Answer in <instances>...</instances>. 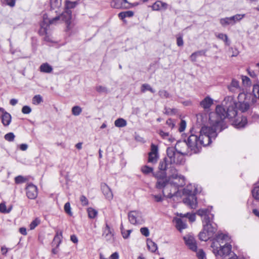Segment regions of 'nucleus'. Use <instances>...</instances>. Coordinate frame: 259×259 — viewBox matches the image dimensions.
Listing matches in <instances>:
<instances>
[{"label": "nucleus", "instance_id": "62", "mask_svg": "<svg viewBox=\"0 0 259 259\" xmlns=\"http://www.w3.org/2000/svg\"><path fill=\"white\" fill-rule=\"evenodd\" d=\"M152 197L156 202H161L163 200V198L160 195H152Z\"/></svg>", "mask_w": 259, "mask_h": 259}, {"label": "nucleus", "instance_id": "59", "mask_svg": "<svg viewBox=\"0 0 259 259\" xmlns=\"http://www.w3.org/2000/svg\"><path fill=\"white\" fill-rule=\"evenodd\" d=\"M242 80L243 84L248 85L250 84V79L246 76H242Z\"/></svg>", "mask_w": 259, "mask_h": 259}, {"label": "nucleus", "instance_id": "64", "mask_svg": "<svg viewBox=\"0 0 259 259\" xmlns=\"http://www.w3.org/2000/svg\"><path fill=\"white\" fill-rule=\"evenodd\" d=\"M119 255L117 252H115L111 254L110 259H118Z\"/></svg>", "mask_w": 259, "mask_h": 259}, {"label": "nucleus", "instance_id": "60", "mask_svg": "<svg viewBox=\"0 0 259 259\" xmlns=\"http://www.w3.org/2000/svg\"><path fill=\"white\" fill-rule=\"evenodd\" d=\"M166 124L170 129L173 128L175 126V123L171 118H169L166 120Z\"/></svg>", "mask_w": 259, "mask_h": 259}, {"label": "nucleus", "instance_id": "11", "mask_svg": "<svg viewBox=\"0 0 259 259\" xmlns=\"http://www.w3.org/2000/svg\"><path fill=\"white\" fill-rule=\"evenodd\" d=\"M128 218L132 224L136 225L139 224L142 219V213L138 210L131 211L128 213Z\"/></svg>", "mask_w": 259, "mask_h": 259}, {"label": "nucleus", "instance_id": "30", "mask_svg": "<svg viewBox=\"0 0 259 259\" xmlns=\"http://www.w3.org/2000/svg\"><path fill=\"white\" fill-rule=\"evenodd\" d=\"M146 91H150L152 93H154L155 91L148 83H144L141 85V91L142 93H145Z\"/></svg>", "mask_w": 259, "mask_h": 259}, {"label": "nucleus", "instance_id": "55", "mask_svg": "<svg viewBox=\"0 0 259 259\" xmlns=\"http://www.w3.org/2000/svg\"><path fill=\"white\" fill-rule=\"evenodd\" d=\"M196 254L199 259H204L205 257V253L202 249H199L197 252Z\"/></svg>", "mask_w": 259, "mask_h": 259}, {"label": "nucleus", "instance_id": "21", "mask_svg": "<svg viewBox=\"0 0 259 259\" xmlns=\"http://www.w3.org/2000/svg\"><path fill=\"white\" fill-rule=\"evenodd\" d=\"M167 4L160 1H157L151 6L153 11H164L167 9Z\"/></svg>", "mask_w": 259, "mask_h": 259}, {"label": "nucleus", "instance_id": "61", "mask_svg": "<svg viewBox=\"0 0 259 259\" xmlns=\"http://www.w3.org/2000/svg\"><path fill=\"white\" fill-rule=\"evenodd\" d=\"M15 0H4V3H6V5L13 7L15 5Z\"/></svg>", "mask_w": 259, "mask_h": 259}, {"label": "nucleus", "instance_id": "20", "mask_svg": "<svg viewBox=\"0 0 259 259\" xmlns=\"http://www.w3.org/2000/svg\"><path fill=\"white\" fill-rule=\"evenodd\" d=\"M170 165H172V163H170L168 156L165 157L159 162L158 168L161 171H165L166 170L169 169Z\"/></svg>", "mask_w": 259, "mask_h": 259}, {"label": "nucleus", "instance_id": "23", "mask_svg": "<svg viewBox=\"0 0 259 259\" xmlns=\"http://www.w3.org/2000/svg\"><path fill=\"white\" fill-rule=\"evenodd\" d=\"M62 237V234L61 232L57 231L54 237L53 244L54 245H56V247H58L60 244L61 242V239Z\"/></svg>", "mask_w": 259, "mask_h": 259}, {"label": "nucleus", "instance_id": "4", "mask_svg": "<svg viewBox=\"0 0 259 259\" xmlns=\"http://www.w3.org/2000/svg\"><path fill=\"white\" fill-rule=\"evenodd\" d=\"M77 5V3L76 2H72L68 1H66L65 11L60 15L52 18L51 20H50V22L59 23L63 21L66 24L67 30H70L72 28V12L70 9L74 8Z\"/></svg>", "mask_w": 259, "mask_h": 259}, {"label": "nucleus", "instance_id": "7", "mask_svg": "<svg viewBox=\"0 0 259 259\" xmlns=\"http://www.w3.org/2000/svg\"><path fill=\"white\" fill-rule=\"evenodd\" d=\"M194 190L190 189L189 187H187L183 190V194L187 196L186 197L184 198L183 202L192 209L196 208L197 204Z\"/></svg>", "mask_w": 259, "mask_h": 259}, {"label": "nucleus", "instance_id": "19", "mask_svg": "<svg viewBox=\"0 0 259 259\" xmlns=\"http://www.w3.org/2000/svg\"><path fill=\"white\" fill-rule=\"evenodd\" d=\"M101 189L102 192L107 199L111 200L112 199L113 195L111 189L106 184L104 183L101 185Z\"/></svg>", "mask_w": 259, "mask_h": 259}, {"label": "nucleus", "instance_id": "16", "mask_svg": "<svg viewBox=\"0 0 259 259\" xmlns=\"http://www.w3.org/2000/svg\"><path fill=\"white\" fill-rule=\"evenodd\" d=\"M186 244L192 250L196 251L197 246L194 237L191 235H187L184 237Z\"/></svg>", "mask_w": 259, "mask_h": 259}, {"label": "nucleus", "instance_id": "54", "mask_svg": "<svg viewBox=\"0 0 259 259\" xmlns=\"http://www.w3.org/2000/svg\"><path fill=\"white\" fill-rule=\"evenodd\" d=\"M96 91L99 93H107V89L105 87L98 85L96 87Z\"/></svg>", "mask_w": 259, "mask_h": 259}, {"label": "nucleus", "instance_id": "28", "mask_svg": "<svg viewBox=\"0 0 259 259\" xmlns=\"http://www.w3.org/2000/svg\"><path fill=\"white\" fill-rule=\"evenodd\" d=\"M147 244L148 248L151 252H155L157 249V244L151 240L148 239Z\"/></svg>", "mask_w": 259, "mask_h": 259}, {"label": "nucleus", "instance_id": "45", "mask_svg": "<svg viewBox=\"0 0 259 259\" xmlns=\"http://www.w3.org/2000/svg\"><path fill=\"white\" fill-rule=\"evenodd\" d=\"M228 238V236L227 235L223 233H220L217 235V240L214 242H218V243H220L221 240H227Z\"/></svg>", "mask_w": 259, "mask_h": 259}, {"label": "nucleus", "instance_id": "6", "mask_svg": "<svg viewBox=\"0 0 259 259\" xmlns=\"http://www.w3.org/2000/svg\"><path fill=\"white\" fill-rule=\"evenodd\" d=\"M52 18H48L47 15L43 16V21L40 23V28L39 30V33L40 35H45L44 40L48 42L52 41L51 37L50 31L49 30L50 24H56L58 23H50V20Z\"/></svg>", "mask_w": 259, "mask_h": 259}, {"label": "nucleus", "instance_id": "51", "mask_svg": "<svg viewBox=\"0 0 259 259\" xmlns=\"http://www.w3.org/2000/svg\"><path fill=\"white\" fill-rule=\"evenodd\" d=\"M39 223V220L37 219L33 220L30 224V229L31 230L34 229Z\"/></svg>", "mask_w": 259, "mask_h": 259}, {"label": "nucleus", "instance_id": "2", "mask_svg": "<svg viewBox=\"0 0 259 259\" xmlns=\"http://www.w3.org/2000/svg\"><path fill=\"white\" fill-rule=\"evenodd\" d=\"M228 90L231 93H235L236 92H240L238 96V102L235 101L234 97L231 96H229L233 98L234 102L235 103V107L234 108L236 112V115L232 118H235L238 115V111H240L241 112H244L247 111L250 107L249 103L250 98L253 97L250 94H245L244 92H242V89L239 85V82L237 79L233 78L230 84L227 86ZM229 97V96H227ZM227 98L225 97L224 100ZM223 100V101H224ZM223 102L222 104H223ZM221 105V106H222Z\"/></svg>", "mask_w": 259, "mask_h": 259}, {"label": "nucleus", "instance_id": "58", "mask_svg": "<svg viewBox=\"0 0 259 259\" xmlns=\"http://www.w3.org/2000/svg\"><path fill=\"white\" fill-rule=\"evenodd\" d=\"M177 44L179 47H182L184 45L182 36L180 35L177 37Z\"/></svg>", "mask_w": 259, "mask_h": 259}, {"label": "nucleus", "instance_id": "36", "mask_svg": "<svg viewBox=\"0 0 259 259\" xmlns=\"http://www.w3.org/2000/svg\"><path fill=\"white\" fill-rule=\"evenodd\" d=\"M160 136L163 139L168 140L170 142H172L173 140L171 138V136L167 132H164L162 130H160L159 132Z\"/></svg>", "mask_w": 259, "mask_h": 259}, {"label": "nucleus", "instance_id": "39", "mask_svg": "<svg viewBox=\"0 0 259 259\" xmlns=\"http://www.w3.org/2000/svg\"><path fill=\"white\" fill-rule=\"evenodd\" d=\"M87 211L88 213V216L91 219L95 218L97 216L98 213V212L96 210L91 207L89 208Z\"/></svg>", "mask_w": 259, "mask_h": 259}, {"label": "nucleus", "instance_id": "37", "mask_svg": "<svg viewBox=\"0 0 259 259\" xmlns=\"http://www.w3.org/2000/svg\"><path fill=\"white\" fill-rule=\"evenodd\" d=\"M196 117L198 122L202 123H204L207 119V116L206 114L199 113L197 114Z\"/></svg>", "mask_w": 259, "mask_h": 259}, {"label": "nucleus", "instance_id": "3", "mask_svg": "<svg viewBox=\"0 0 259 259\" xmlns=\"http://www.w3.org/2000/svg\"><path fill=\"white\" fill-rule=\"evenodd\" d=\"M197 213L204 217L202 220L203 229L199 234V239L206 241L213 236L217 231V225L213 222V214L210 213L208 208L199 209Z\"/></svg>", "mask_w": 259, "mask_h": 259}, {"label": "nucleus", "instance_id": "57", "mask_svg": "<svg viewBox=\"0 0 259 259\" xmlns=\"http://www.w3.org/2000/svg\"><path fill=\"white\" fill-rule=\"evenodd\" d=\"M185 217H187L189 221L191 222H193L195 221L196 216L195 214L186 213L184 215Z\"/></svg>", "mask_w": 259, "mask_h": 259}, {"label": "nucleus", "instance_id": "31", "mask_svg": "<svg viewBox=\"0 0 259 259\" xmlns=\"http://www.w3.org/2000/svg\"><path fill=\"white\" fill-rule=\"evenodd\" d=\"M126 121L121 118H118L114 122V124L116 127H122L126 125Z\"/></svg>", "mask_w": 259, "mask_h": 259}, {"label": "nucleus", "instance_id": "29", "mask_svg": "<svg viewBox=\"0 0 259 259\" xmlns=\"http://www.w3.org/2000/svg\"><path fill=\"white\" fill-rule=\"evenodd\" d=\"M220 22L223 26H226L229 25H234L231 17L222 18L220 19Z\"/></svg>", "mask_w": 259, "mask_h": 259}, {"label": "nucleus", "instance_id": "52", "mask_svg": "<svg viewBox=\"0 0 259 259\" xmlns=\"http://www.w3.org/2000/svg\"><path fill=\"white\" fill-rule=\"evenodd\" d=\"M253 93L255 97H257L259 99V85H254L253 88Z\"/></svg>", "mask_w": 259, "mask_h": 259}, {"label": "nucleus", "instance_id": "40", "mask_svg": "<svg viewBox=\"0 0 259 259\" xmlns=\"http://www.w3.org/2000/svg\"><path fill=\"white\" fill-rule=\"evenodd\" d=\"M120 229L122 237L124 239L127 238L132 232V230H125L123 228L122 225H121Z\"/></svg>", "mask_w": 259, "mask_h": 259}, {"label": "nucleus", "instance_id": "53", "mask_svg": "<svg viewBox=\"0 0 259 259\" xmlns=\"http://www.w3.org/2000/svg\"><path fill=\"white\" fill-rule=\"evenodd\" d=\"M80 201L81 203V204L83 206L88 205L89 204V201L87 197L84 195H81L80 197Z\"/></svg>", "mask_w": 259, "mask_h": 259}, {"label": "nucleus", "instance_id": "35", "mask_svg": "<svg viewBox=\"0 0 259 259\" xmlns=\"http://www.w3.org/2000/svg\"><path fill=\"white\" fill-rule=\"evenodd\" d=\"M28 180L26 177L22 176H18L15 178V182L17 184L24 183L27 181Z\"/></svg>", "mask_w": 259, "mask_h": 259}, {"label": "nucleus", "instance_id": "49", "mask_svg": "<svg viewBox=\"0 0 259 259\" xmlns=\"http://www.w3.org/2000/svg\"><path fill=\"white\" fill-rule=\"evenodd\" d=\"M186 127V122L184 120H181V122L180 123V126L179 128V131L180 132H183Z\"/></svg>", "mask_w": 259, "mask_h": 259}, {"label": "nucleus", "instance_id": "13", "mask_svg": "<svg viewBox=\"0 0 259 259\" xmlns=\"http://www.w3.org/2000/svg\"><path fill=\"white\" fill-rule=\"evenodd\" d=\"M111 6L116 9H129L132 7L127 0H112Z\"/></svg>", "mask_w": 259, "mask_h": 259}, {"label": "nucleus", "instance_id": "1", "mask_svg": "<svg viewBox=\"0 0 259 259\" xmlns=\"http://www.w3.org/2000/svg\"><path fill=\"white\" fill-rule=\"evenodd\" d=\"M222 106H217L215 111L210 113L209 121L210 126H204L201 127L199 136L191 134L187 140L178 142L176 148L183 154H188V151L179 149L181 146H187L188 149L193 153H198L200 151L202 146L209 145L212 139H215L218 132L223 130L224 126V120L231 118L236 115L235 110V103L231 97H227L223 102Z\"/></svg>", "mask_w": 259, "mask_h": 259}, {"label": "nucleus", "instance_id": "50", "mask_svg": "<svg viewBox=\"0 0 259 259\" xmlns=\"http://www.w3.org/2000/svg\"><path fill=\"white\" fill-rule=\"evenodd\" d=\"M31 111V108L27 105L24 106L22 108V112L23 114H29Z\"/></svg>", "mask_w": 259, "mask_h": 259}, {"label": "nucleus", "instance_id": "17", "mask_svg": "<svg viewBox=\"0 0 259 259\" xmlns=\"http://www.w3.org/2000/svg\"><path fill=\"white\" fill-rule=\"evenodd\" d=\"M213 104V100L209 96L206 97L200 102V106L206 111H208Z\"/></svg>", "mask_w": 259, "mask_h": 259}, {"label": "nucleus", "instance_id": "42", "mask_svg": "<svg viewBox=\"0 0 259 259\" xmlns=\"http://www.w3.org/2000/svg\"><path fill=\"white\" fill-rule=\"evenodd\" d=\"M153 170V168L150 167L147 165H144L141 167L142 172L145 175H147L152 172Z\"/></svg>", "mask_w": 259, "mask_h": 259}, {"label": "nucleus", "instance_id": "14", "mask_svg": "<svg viewBox=\"0 0 259 259\" xmlns=\"http://www.w3.org/2000/svg\"><path fill=\"white\" fill-rule=\"evenodd\" d=\"M158 158V147L152 144L151 146V151L149 153L148 162L152 163H155L157 162Z\"/></svg>", "mask_w": 259, "mask_h": 259}, {"label": "nucleus", "instance_id": "47", "mask_svg": "<svg viewBox=\"0 0 259 259\" xmlns=\"http://www.w3.org/2000/svg\"><path fill=\"white\" fill-rule=\"evenodd\" d=\"M164 113L166 115H173L176 112V109H171L169 108L165 107L163 111Z\"/></svg>", "mask_w": 259, "mask_h": 259}, {"label": "nucleus", "instance_id": "9", "mask_svg": "<svg viewBox=\"0 0 259 259\" xmlns=\"http://www.w3.org/2000/svg\"><path fill=\"white\" fill-rule=\"evenodd\" d=\"M156 187L160 189L164 188L162 191L163 196L169 198L173 197L174 194L171 192V190H169L168 182L166 178L158 179L156 184Z\"/></svg>", "mask_w": 259, "mask_h": 259}, {"label": "nucleus", "instance_id": "25", "mask_svg": "<svg viewBox=\"0 0 259 259\" xmlns=\"http://www.w3.org/2000/svg\"><path fill=\"white\" fill-rule=\"evenodd\" d=\"M252 196L256 200H259V181L254 184V186L252 190Z\"/></svg>", "mask_w": 259, "mask_h": 259}, {"label": "nucleus", "instance_id": "33", "mask_svg": "<svg viewBox=\"0 0 259 259\" xmlns=\"http://www.w3.org/2000/svg\"><path fill=\"white\" fill-rule=\"evenodd\" d=\"M42 101V98L40 95H35L32 99V104L35 105L40 104Z\"/></svg>", "mask_w": 259, "mask_h": 259}, {"label": "nucleus", "instance_id": "15", "mask_svg": "<svg viewBox=\"0 0 259 259\" xmlns=\"http://www.w3.org/2000/svg\"><path fill=\"white\" fill-rule=\"evenodd\" d=\"M0 117L4 126H8L10 124L12 118L11 115L2 107H0Z\"/></svg>", "mask_w": 259, "mask_h": 259}, {"label": "nucleus", "instance_id": "41", "mask_svg": "<svg viewBox=\"0 0 259 259\" xmlns=\"http://www.w3.org/2000/svg\"><path fill=\"white\" fill-rule=\"evenodd\" d=\"M245 17V14H236L233 16L231 17L232 20L233 24H234L237 21L241 20L243 18Z\"/></svg>", "mask_w": 259, "mask_h": 259}, {"label": "nucleus", "instance_id": "34", "mask_svg": "<svg viewBox=\"0 0 259 259\" xmlns=\"http://www.w3.org/2000/svg\"><path fill=\"white\" fill-rule=\"evenodd\" d=\"M215 36L219 39L223 40L224 42H225L226 45L229 46L230 45V42L228 40V36L226 34L218 33V34H216Z\"/></svg>", "mask_w": 259, "mask_h": 259}, {"label": "nucleus", "instance_id": "32", "mask_svg": "<svg viewBox=\"0 0 259 259\" xmlns=\"http://www.w3.org/2000/svg\"><path fill=\"white\" fill-rule=\"evenodd\" d=\"M61 0H50V5L51 9H58L61 7Z\"/></svg>", "mask_w": 259, "mask_h": 259}, {"label": "nucleus", "instance_id": "56", "mask_svg": "<svg viewBox=\"0 0 259 259\" xmlns=\"http://www.w3.org/2000/svg\"><path fill=\"white\" fill-rule=\"evenodd\" d=\"M140 232L142 235L145 236V237H148L149 235V231L147 228L143 227L140 229Z\"/></svg>", "mask_w": 259, "mask_h": 259}, {"label": "nucleus", "instance_id": "10", "mask_svg": "<svg viewBox=\"0 0 259 259\" xmlns=\"http://www.w3.org/2000/svg\"><path fill=\"white\" fill-rule=\"evenodd\" d=\"M169 177L174 179H179V183L177 184L178 186H183L185 184V178L182 175H179L177 170L174 165H170L168 170Z\"/></svg>", "mask_w": 259, "mask_h": 259}, {"label": "nucleus", "instance_id": "18", "mask_svg": "<svg viewBox=\"0 0 259 259\" xmlns=\"http://www.w3.org/2000/svg\"><path fill=\"white\" fill-rule=\"evenodd\" d=\"M102 237L106 241H110L113 237V233L108 224H106L105 227L103 229Z\"/></svg>", "mask_w": 259, "mask_h": 259}, {"label": "nucleus", "instance_id": "46", "mask_svg": "<svg viewBox=\"0 0 259 259\" xmlns=\"http://www.w3.org/2000/svg\"><path fill=\"white\" fill-rule=\"evenodd\" d=\"M0 212L4 213H8L10 212V209H7L5 203H0Z\"/></svg>", "mask_w": 259, "mask_h": 259}, {"label": "nucleus", "instance_id": "8", "mask_svg": "<svg viewBox=\"0 0 259 259\" xmlns=\"http://www.w3.org/2000/svg\"><path fill=\"white\" fill-rule=\"evenodd\" d=\"M167 156L169 158L170 163L172 164H179L183 162L184 154L179 152L177 150L176 146L174 147H168L166 150Z\"/></svg>", "mask_w": 259, "mask_h": 259}, {"label": "nucleus", "instance_id": "5", "mask_svg": "<svg viewBox=\"0 0 259 259\" xmlns=\"http://www.w3.org/2000/svg\"><path fill=\"white\" fill-rule=\"evenodd\" d=\"M211 247L216 256L225 257L231 253L232 250L231 245L227 243L221 245L218 242H213Z\"/></svg>", "mask_w": 259, "mask_h": 259}, {"label": "nucleus", "instance_id": "44", "mask_svg": "<svg viewBox=\"0 0 259 259\" xmlns=\"http://www.w3.org/2000/svg\"><path fill=\"white\" fill-rule=\"evenodd\" d=\"M159 96L162 98H168L170 97L169 94L165 90H161L158 92Z\"/></svg>", "mask_w": 259, "mask_h": 259}, {"label": "nucleus", "instance_id": "43", "mask_svg": "<svg viewBox=\"0 0 259 259\" xmlns=\"http://www.w3.org/2000/svg\"><path fill=\"white\" fill-rule=\"evenodd\" d=\"M5 139L9 142H13L14 140L15 136L13 133H9L5 135Z\"/></svg>", "mask_w": 259, "mask_h": 259}, {"label": "nucleus", "instance_id": "24", "mask_svg": "<svg viewBox=\"0 0 259 259\" xmlns=\"http://www.w3.org/2000/svg\"><path fill=\"white\" fill-rule=\"evenodd\" d=\"M39 69L41 72L48 73H51L53 70L52 66L47 63L41 64Z\"/></svg>", "mask_w": 259, "mask_h": 259}, {"label": "nucleus", "instance_id": "63", "mask_svg": "<svg viewBox=\"0 0 259 259\" xmlns=\"http://www.w3.org/2000/svg\"><path fill=\"white\" fill-rule=\"evenodd\" d=\"M28 145L26 144H22L19 145V148L22 151H26L28 148Z\"/></svg>", "mask_w": 259, "mask_h": 259}, {"label": "nucleus", "instance_id": "38", "mask_svg": "<svg viewBox=\"0 0 259 259\" xmlns=\"http://www.w3.org/2000/svg\"><path fill=\"white\" fill-rule=\"evenodd\" d=\"M72 114L74 116L79 115L82 112V109L78 106H75L72 108Z\"/></svg>", "mask_w": 259, "mask_h": 259}, {"label": "nucleus", "instance_id": "12", "mask_svg": "<svg viewBox=\"0 0 259 259\" xmlns=\"http://www.w3.org/2000/svg\"><path fill=\"white\" fill-rule=\"evenodd\" d=\"M27 197L30 199H35L38 194L37 188L32 183L29 184L26 187Z\"/></svg>", "mask_w": 259, "mask_h": 259}, {"label": "nucleus", "instance_id": "26", "mask_svg": "<svg viewBox=\"0 0 259 259\" xmlns=\"http://www.w3.org/2000/svg\"><path fill=\"white\" fill-rule=\"evenodd\" d=\"M246 124L247 118L246 117L244 116L242 117L240 121L237 119L235 122V124L237 128L244 127Z\"/></svg>", "mask_w": 259, "mask_h": 259}, {"label": "nucleus", "instance_id": "22", "mask_svg": "<svg viewBox=\"0 0 259 259\" xmlns=\"http://www.w3.org/2000/svg\"><path fill=\"white\" fill-rule=\"evenodd\" d=\"M174 221L176 222V227L177 229L180 232L183 229L187 228V224L180 218H176Z\"/></svg>", "mask_w": 259, "mask_h": 259}, {"label": "nucleus", "instance_id": "48", "mask_svg": "<svg viewBox=\"0 0 259 259\" xmlns=\"http://www.w3.org/2000/svg\"><path fill=\"white\" fill-rule=\"evenodd\" d=\"M64 210L69 215H72V213L71 211L70 204L69 202H67L64 205Z\"/></svg>", "mask_w": 259, "mask_h": 259}, {"label": "nucleus", "instance_id": "27", "mask_svg": "<svg viewBox=\"0 0 259 259\" xmlns=\"http://www.w3.org/2000/svg\"><path fill=\"white\" fill-rule=\"evenodd\" d=\"M134 15V12L132 11H127L120 12L118 14V17L121 20L126 17H131Z\"/></svg>", "mask_w": 259, "mask_h": 259}]
</instances>
